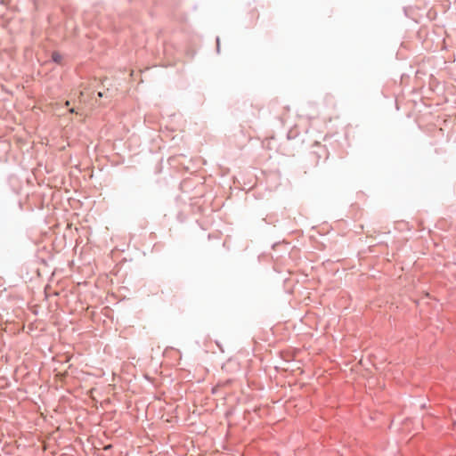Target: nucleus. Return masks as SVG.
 I'll return each mask as SVG.
<instances>
[{
	"label": "nucleus",
	"instance_id": "4",
	"mask_svg": "<svg viewBox=\"0 0 456 456\" xmlns=\"http://www.w3.org/2000/svg\"><path fill=\"white\" fill-rule=\"evenodd\" d=\"M98 96H99V97H102V92H99V93H98Z\"/></svg>",
	"mask_w": 456,
	"mask_h": 456
},
{
	"label": "nucleus",
	"instance_id": "3",
	"mask_svg": "<svg viewBox=\"0 0 456 456\" xmlns=\"http://www.w3.org/2000/svg\"><path fill=\"white\" fill-rule=\"evenodd\" d=\"M10 0H0V3L4 5L8 4Z\"/></svg>",
	"mask_w": 456,
	"mask_h": 456
},
{
	"label": "nucleus",
	"instance_id": "1",
	"mask_svg": "<svg viewBox=\"0 0 456 456\" xmlns=\"http://www.w3.org/2000/svg\"><path fill=\"white\" fill-rule=\"evenodd\" d=\"M62 59H63V57H62V55H61L60 53H58V52H53V53H52V60H53L55 63H57V64H61V62H62Z\"/></svg>",
	"mask_w": 456,
	"mask_h": 456
},
{
	"label": "nucleus",
	"instance_id": "2",
	"mask_svg": "<svg viewBox=\"0 0 456 456\" xmlns=\"http://www.w3.org/2000/svg\"><path fill=\"white\" fill-rule=\"evenodd\" d=\"M216 52H220V39L219 37H216Z\"/></svg>",
	"mask_w": 456,
	"mask_h": 456
}]
</instances>
